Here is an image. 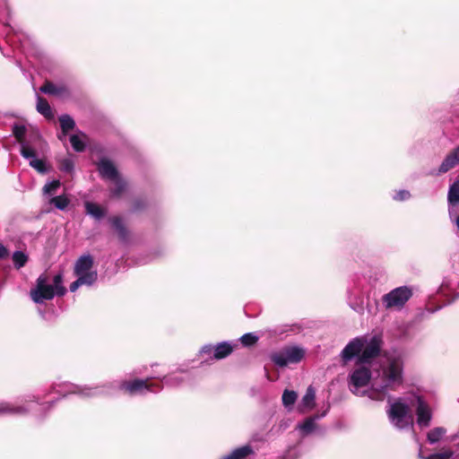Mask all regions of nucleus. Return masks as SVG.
<instances>
[{
	"label": "nucleus",
	"instance_id": "nucleus-3",
	"mask_svg": "<svg viewBox=\"0 0 459 459\" xmlns=\"http://www.w3.org/2000/svg\"><path fill=\"white\" fill-rule=\"evenodd\" d=\"M382 338L379 335H362L350 341L341 352L344 363L358 356V363H369L380 354Z\"/></svg>",
	"mask_w": 459,
	"mask_h": 459
},
{
	"label": "nucleus",
	"instance_id": "nucleus-29",
	"mask_svg": "<svg viewBox=\"0 0 459 459\" xmlns=\"http://www.w3.org/2000/svg\"><path fill=\"white\" fill-rule=\"evenodd\" d=\"M60 126L64 134L74 129L75 123L74 120L69 115H62L59 117Z\"/></svg>",
	"mask_w": 459,
	"mask_h": 459
},
{
	"label": "nucleus",
	"instance_id": "nucleus-11",
	"mask_svg": "<svg viewBox=\"0 0 459 459\" xmlns=\"http://www.w3.org/2000/svg\"><path fill=\"white\" fill-rule=\"evenodd\" d=\"M416 401L417 423L420 427H428L432 418L430 408L420 396H417Z\"/></svg>",
	"mask_w": 459,
	"mask_h": 459
},
{
	"label": "nucleus",
	"instance_id": "nucleus-8",
	"mask_svg": "<svg viewBox=\"0 0 459 459\" xmlns=\"http://www.w3.org/2000/svg\"><path fill=\"white\" fill-rule=\"evenodd\" d=\"M305 355L303 349L299 347H287L271 355L272 361L278 367L283 368L289 364L299 362Z\"/></svg>",
	"mask_w": 459,
	"mask_h": 459
},
{
	"label": "nucleus",
	"instance_id": "nucleus-43",
	"mask_svg": "<svg viewBox=\"0 0 459 459\" xmlns=\"http://www.w3.org/2000/svg\"><path fill=\"white\" fill-rule=\"evenodd\" d=\"M142 204L140 201H135L134 204V210L137 211L141 208Z\"/></svg>",
	"mask_w": 459,
	"mask_h": 459
},
{
	"label": "nucleus",
	"instance_id": "nucleus-10",
	"mask_svg": "<svg viewBox=\"0 0 459 459\" xmlns=\"http://www.w3.org/2000/svg\"><path fill=\"white\" fill-rule=\"evenodd\" d=\"M94 260L90 254H84L81 255L74 264V273L76 276H85L90 273L96 274V280L98 279V273L93 270Z\"/></svg>",
	"mask_w": 459,
	"mask_h": 459
},
{
	"label": "nucleus",
	"instance_id": "nucleus-4",
	"mask_svg": "<svg viewBox=\"0 0 459 459\" xmlns=\"http://www.w3.org/2000/svg\"><path fill=\"white\" fill-rule=\"evenodd\" d=\"M50 406L49 403H39L35 395H27L15 403L0 402V415H27L33 411L37 417H41Z\"/></svg>",
	"mask_w": 459,
	"mask_h": 459
},
{
	"label": "nucleus",
	"instance_id": "nucleus-44",
	"mask_svg": "<svg viewBox=\"0 0 459 459\" xmlns=\"http://www.w3.org/2000/svg\"><path fill=\"white\" fill-rule=\"evenodd\" d=\"M424 459H439V458H437V455L436 453V454H432V455H429L428 457H426Z\"/></svg>",
	"mask_w": 459,
	"mask_h": 459
},
{
	"label": "nucleus",
	"instance_id": "nucleus-24",
	"mask_svg": "<svg viewBox=\"0 0 459 459\" xmlns=\"http://www.w3.org/2000/svg\"><path fill=\"white\" fill-rule=\"evenodd\" d=\"M37 110L48 119H52L54 114L52 108L47 100L38 97L37 100Z\"/></svg>",
	"mask_w": 459,
	"mask_h": 459
},
{
	"label": "nucleus",
	"instance_id": "nucleus-42",
	"mask_svg": "<svg viewBox=\"0 0 459 459\" xmlns=\"http://www.w3.org/2000/svg\"><path fill=\"white\" fill-rule=\"evenodd\" d=\"M8 256V250L7 248L0 243V259H4Z\"/></svg>",
	"mask_w": 459,
	"mask_h": 459
},
{
	"label": "nucleus",
	"instance_id": "nucleus-40",
	"mask_svg": "<svg viewBox=\"0 0 459 459\" xmlns=\"http://www.w3.org/2000/svg\"><path fill=\"white\" fill-rule=\"evenodd\" d=\"M213 352H214V346L212 344H205L200 350L201 355H207V356H209V358H212L213 356Z\"/></svg>",
	"mask_w": 459,
	"mask_h": 459
},
{
	"label": "nucleus",
	"instance_id": "nucleus-1",
	"mask_svg": "<svg viewBox=\"0 0 459 459\" xmlns=\"http://www.w3.org/2000/svg\"><path fill=\"white\" fill-rule=\"evenodd\" d=\"M403 383V359L400 354H388L372 377L368 395L372 400L383 401L389 393L395 391Z\"/></svg>",
	"mask_w": 459,
	"mask_h": 459
},
{
	"label": "nucleus",
	"instance_id": "nucleus-28",
	"mask_svg": "<svg viewBox=\"0 0 459 459\" xmlns=\"http://www.w3.org/2000/svg\"><path fill=\"white\" fill-rule=\"evenodd\" d=\"M185 381V377L178 373H172L163 377V382L169 386H178Z\"/></svg>",
	"mask_w": 459,
	"mask_h": 459
},
{
	"label": "nucleus",
	"instance_id": "nucleus-38",
	"mask_svg": "<svg viewBox=\"0 0 459 459\" xmlns=\"http://www.w3.org/2000/svg\"><path fill=\"white\" fill-rule=\"evenodd\" d=\"M258 340V337L253 333H247L240 337V342L244 346H251L255 344Z\"/></svg>",
	"mask_w": 459,
	"mask_h": 459
},
{
	"label": "nucleus",
	"instance_id": "nucleus-37",
	"mask_svg": "<svg viewBox=\"0 0 459 459\" xmlns=\"http://www.w3.org/2000/svg\"><path fill=\"white\" fill-rule=\"evenodd\" d=\"M30 166L35 169L38 172L44 174L47 172V168L44 160L39 159H32L29 162Z\"/></svg>",
	"mask_w": 459,
	"mask_h": 459
},
{
	"label": "nucleus",
	"instance_id": "nucleus-46",
	"mask_svg": "<svg viewBox=\"0 0 459 459\" xmlns=\"http://www.w3.org/2000/svg\"><path fill=\"white\" fill-rule=\"evenodd\" d=\"M4 0H0V3L4 2Z\"/></svg>",
	"mask_w": 459,
	"mask_h": 459
},
{
	"label": "nucleus",
	"instance_id": "nucleus-27",
	"mask_svg": "<svg viewBox=\"0 0 459 459\" xmlns=\"http://www.w3.org/2000/svg\"><path fill=\"white\" fill-rule=\"evenodd\" d=\"M297 398L298 394L295 391L286 389L284 390L281 397L282 404L288 411H290L296 403Z\"/></svg>",
	"mask_w": 459,
	"mask_h": 459
},
{
	"label": "nucleus",
	"instance_id": "nucleus-18",
	"mask_svg": "<svg viewBox=\"0 0 459 459\" xmlns=\"http://www.w3.org/2000/svg\"><path fill=\"white\" fill-rule=\"evenodd\" d=\"M113 229L117 232L120 241L126 243L128 241L129 233L125 227L123 221L120 217L116 216L109 220Z\"/></svg>",
	"mask_w": 459,
	"mask_h": 459
},
{
	"label": "nucleus",
	"instance_id": "nucleus-16",
	"mask_svg": "<svg viewBox=\"0 0 459 459\" xmlns=\"http://www.w3.org/2000/svg\"><path fill=\"white\" fill-rule=\"evenodd\" d=\"M326 411L322 413L321 415H315L312 417L307 418L303 422L299 423L297 426V429L300 431L301 436L306 437L311 434L316 429V420L325 415Z\"/></svg>",
	"mask_w": 459,
	"mask_h": 459
},
{
	"label": "nucleus",
	"instance_id": "nucleus-12",
	"mask_svg": "<svg viewBox=\"0 0 459 459\" xmlns=\"http://www.w3.org/2000/svg\"><path fill=\"white\" fill-rule=\"evenodd\" d=\"M459 164V145L450 152L443 160L435 175H441L448 172Z\"/></svg>",
	"mask_w": 459,
	"mask_h": 459
},
{
	"label": "nucleus",
	"instance_id": "nucleus-23",
	"mask_svg": "<svg viewBox=\"0 0 459 459\" xmlns=\"http://www.w3.org/2000/svg\"><path fill=\"white\" fill-rule=\"evenodd\" d=\"M254 453L252 447L248 445L236 448L230 455L223 456L222 459H246L247 456Z\"/></svg>",
	"mask_w": 459,
	"mask_h": 459
},
{
	"label": "nucleus",
	"instance_id": "nucleus-33",
	"mask_svg": "<svg viewBox=\"0 0 459 459\" xmlns=\"http://www.w3.org/2000/svg\"><path fill=\"white\" fill-rule=\"evenodd\" d=\"M52 286H54L56 290V296H64L65 294L66 290L63 286L62 273H57L56 275H55Z\"/></svg>",
	"mask_w": 459,
	"mask_h": 459
},
{
	"label": "nucleus",
	"instance_id": "nucleus-9",
	"mask_svg": "<svg viewBox=\"0 0 459 459\" xmlns=\"http://www.w3.org/2000/svg\"><path fill=\"white\" fill-rule=\"evenodd\" d=\"M412 295L411 290L407 286H402L394 289L382 298L385 308H401L410 299Z\"/></svg>",
	"mask_w": 459,
	"mask_h": 459
},
{
	"label": "nucleus",
	"instance_id": "nucleus-34",
	"mask_svg": "<svg viewBox=\"0 0 459 459\" xmlns=\"http://www.w3.org/2000/svg\"><path fill=\"white\" fill-rule=\"evenodd\" d=\"M21 145V155L26 159V160H32L36 158V153L34 150L29 146V144L24 142L22 143H20Z\"/></svg>",
	"mask_w": 459,
	"mask_h": 459
},
{
	"label": "nucleus",
	"instance_id": "nucleus-13",
	"mask_svg": "<svg viewBox=\"0 0 459 459\" xmlns=\"http://www.w3.org/2000/svg\"><path fill=\"white\" fill-rule=\"evenodd\" d=\"M97 166L100 175L105 179L113 180L119 177L115 165L107 158H101Z\"/></svg>",
	"mask_w": 459,
	"mask_h": 459
},
{
	"label": "nucleus",
	"instance_id": "nucleus-41",
	"mask_svg": "<svg viewBox=\"0 0 459 459\" xmlns=\"http://www.w3.org/2000/svg\"><path fill=\"white\" fill-rule=\"evenodd\" d=\"M437 458H439V459H450L453 456L454 453H453V451L447 449V450H444L439 453H437Z\"/></svg>",
	"mask_w": 459,
	"mask_h": 459
},
{
	"label": "nucleus",
	"instance_id": "nucleus-14",
	"mask_svg": "<svg viewBox=\"0 0 459 459\" xmlns=\"http://www.w3.org/2000/svg\"><path fill=\"white\" fill-rule=\"evenodd\" d=\"M447 202L449 204V216L452 219L456 212L455 206L459 204V177L449 186L447 193Z\"/></svg>",
	"mask_w": 459,
	"mask_h": 459
},
{
	"label": "nucleus",
	"instance_id": "nucleus-22",
	"mask_svg": "<svg viewBox=\"0 0 459 459\" xmlns=\"http://www.w3.org/2000/svg\"><path fill=\"white\" fill-rule=\"evenodd\" d=\"M96 281V274L90 273L85 276H77V280L71 283L70 290L74 292L80 286H91Z\"/></svg>",
	"mask_w": 459,
	"mask_h": 459
},
{
	"label": "nucleus",
	"instance_id": "nucleus-19",
	"mask_svg": "<svg viewBox=\"0 0 459 459\" xmlns=\"http://www.w3.org/2000/svg\"><path fill=\"white\" fill-rule=\"evenodd\" d=\"M233 351V346L228 342H222L214 345V352L212 359H221L228 357Z\"/></svg>",
	"mask_w": 459,
	"mask_h": 459
},
{
	"label": "nucleus",
	"instance_id": "nucleus-7",
	"mask_svg": "<svg viewBox=\"0 0 459 459\" xmlns=\"http://www.w3.org/2000/svg\"><path fill=\"white\" fill-rule=\"evenodd\" d=\"M56 295V290L52 284H48V279L46 274L39 275L35 288L30 290V298L37 304H41L44 300H50Z\"/></svg>",
	"mask_w": 459,
	"mask_h": 459
},
{
	"label": "nucleus",
	"instance_id": "nucleus-25",
	"mask_svg": "<svg viewBox=\"0 0 459 459\" xmlns=\"http://www.w3.org/2000/svg\"><path fill=\"white\" fill-rule=\"evenodd\" d=\"M84 206L86 212L97 220L101 219L105 215V211L94 203L85 202Z\"/></svg>",
	"mask_w": 459,
	"mask_h": 459
},
{
	"label": "nucleus",
	"instance_id": "nucleus-39",
	"mask_svg": "<svg viewBox=\"0 0 459 459\" xmlns=\"http://www.w3.org/2000/svg\"><path fill=\"white\" fill-rule=\"evenodd\" d=\"M410 197H411V193L408 190H404V189L396 191L393 196L394 200L399 201V202L406 201V200L410 199Z\"/></svg>",
	"mask_w": 459,
	"mask_h": 459
},
{
	"label": "nucleus",
	"instance_id": "nucleus-30",
	"mask_svg": "<svg viewBox=\"0 0 459 459\" xmlns=\"http://www.w3.org/2000/svg\"><path fill=\"white\" fill-rule=\"evenodd\" d=\"M13 262L15 266V268L20 269L23 267L27 261H28V255L23 253L22 251H15L13 254Z\"/></svg>",
	"mask_w": 459,
	"mask_h": 459
},
{
	"label": "nucleus",
	"instance_id": "nucleus-36",
	"mask_svg": "<svg viewBox=\"0 0 459 459\" xmlns=\"http://www.w3.org/2000/svg\"><path fill=\"white\" fill-rule=\"evenodd\" d=\"M70 143L75 152H82L85 149L83 141L76 134L71 135Z\"/></svg>",
	"mask_w": 459,
	"mask_h": 459
},
{
	"label": "nucleus",
	"instance_id": "nucleus-17",
	"mask_svg": "<svg viewBox=\"0 0 459 459\" xmlns=\"http://www.w3.org/2000/svg\"><path fill=\"white\" fill-rule=\"evenodd\" d=\"M316 391L311 385L307 387L306 394L301 399L299 404V411L305 412L306 411L311 410L315 406Z\"/></svg>",
	"mask_w": 459,
	"mask_h": 459
},
{
	"label": "nucleus",
	"instance_id": "nucleus-15",
	"mask_svg": "<svg viewBox=\"0 0 459 459\" xmlns=\"http://www.w3.org/2000/svg\"><path fill=\"white\" fill-rule=\"evenodd\" d=\"M39 90L45 94L56 97H66L69 95V91L66 86L63 84H55L50 82H45Z\"/></svg>",
	"mask_w": 459,
	"mask_h": 459
},
{
	"label": "nucleus",
	"instance_id": "nucleus-20",
	"mask_svg": "<svg viewBox=\"0 0 459 459\" xmlns=\"http://www.w3.org/2000/svg\"><path fill=\"white\" fill-rule=\"evenodd\" d=\"M47 203L59 211H65L70 204V199L66 195H60L50 197Z\"/></svg>",
	"mask_w": 459,
	"mask_h": 459
},
{
	"label": "nucleus",
	"instance_id": "nucleus-2",
	"mask_svg": "<svg viewBox=\"0 0 459 459\" xmlns=\"http://www.w3.org/2000/svg\"><path fill=\"white\" fill-rule=\"evenodd\" d=\"M69 393L78 394L82 397H94L99 395H111L117 390H124L127 394H145L147 393H157L161 390L160 383H149L148 379H134L133 381H113L100 385L80 386L70 385Z\"/></svg>",
	"mask_w": 459,
	"mask_h": 459
},
{
	"label": "nucleus",
	"instance_id": "nucleus-21",
	"mask_svg": "<svg viewBox=\"0 0 459 459\" xmlns=\"http://www.w3.org/2000/svg\"><path fill=\"white\" fill-rule=\"evenodd\" d=\"M61 186V182L59 179H54L52 181L47 182L42 188V195L48 200L52 196H56L58 189Z\"/></svg>",
	"mask_w": 459,
	"mask_h": 459
},
{
	"label": "nucleus",
	"instance_id": "nucleus-26",
	"mask_svg": "<svg viewBox=\"0 0 459 459\" xmlns=\"http://www.w3.org/2000/svg\"><path fill=\"white\" fill-rule=\"evenodd\" d=\"M446 429L443 427H437L428 432L427 439L429 444L437 443L446 435Z\"/></svg>",
	"mask_w": 459,
	"mask_h": 459
},
{
	"label": "nucleus",
	"instance_id": "nucleus-5",
	"mask_svg": "<svg viewBox=\"0 0 459 459\" xmlns=\"http://www.w3.org/2000/svg\"><path fill=\"white\" fill-rule=\"evenodd\" d=\"M387 415L391 423L399 429H404L412 426V416L409 406L398 400L390 403Z\"/></svg>",
	"mask_w": 459,
	"mask_h": 459
},
{
	"label": "nucleus",
	"instance_id": "nucleus-6",
	"mask_svg": "<svg viewBox=\"0 0 459 459\" xmlns=\"http://www.w3.org/2000/svg\"><path fill=\"white\" fill-rule=\"evenodd\" d=\"M371 372L365 366L356 368L349 376V388L356 395L362 396L366 392L361 388L366 387L371 380Z\"/></svg>",
	"mask_w": 459,
	"mask_h": 459
},
{
	"label": "nucleus",
	"instance_id": "nucleus-31",
	"mask_svg": "<svg viewBox=\"0 0 459 459\" xmlns=\"http://www.w3.org/2000/svg\"><path fill=\"white\" fill-rule=\"evenodd\" d=\"M115 184V186L110 190L111 195L113 197H118L126 189V182L121 179L119 177L117 179L112 180Z\"/></svg>",
	"mask_w": 459,
	"mask_h": 459
},
{
	"label": "nucleus",
	"instance_id": "nucleus-35",
	"mask_svg": "<svg viewBox=\"0 0 459 459\" xmlns=\"http://www.w3.org/2000/svg\"><path fill=\"white\" fill-rule=\"evenodd\" d=\"M74 169V161L71 158H65L59 161V169L63 172L72 173Z\"/></svg>",
	"mask_w": 459,
	"mask_h": 459
},
{
	"label": "nucleus",
	"instance_id": "nucleus-32",
	"mask_svg": "<svg viewBox=\"0 0 459 459\" xmlns=\"http://www.w3.org/2000/svg\"><path fill=\"white\" fill-rule=\"evenodd\" d=\"M13 134L19 142L22 143L25 142L24 137L26 134V126L22 124H14L13 126Z\"/></svg>",
	"mask_w": 459,
	"mask_h": 459
},
{
	"label": "nucleus",
	"instance_id": "nucleus-45",
	"mask_svg": "<svg viewBox=\"0 0 459 459\" xmlns=\"http://www.w3.org/2000/svg\"><path fill=\"white\" fill-rule=\"evenodd\" d=\"M455 224H456L457 229H458V230H459V216H456V217H455Z\"/></svg>",
	"mask_w": 459,
	"mask_h": 459
}]
</instances>
